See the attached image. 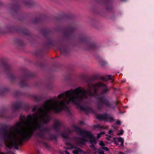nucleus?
<instances>
[{"label":"nucleus","instance_id":"1","mask_svg":"<svg viewBox=\"0 0 154 154\" xmlns=\"http://www.w3.org/2000/svg\"><path fill=\"white\" fill-rule=\"evenodd\" d=\"M39 113L36 111L32 115L29 114L27 116L28 127H26L21 130L19 128L21 124L17 123L14 127H11V129L14 132L12 135L7 129V125L5 124L0 128L1 139L5 142L6 146L11 149L13 147L18 150V146H22L23 141L29 140L32 136L34 131L36 130H39L37 134L38 137L45 139L46 134H48L50 129L48 127H42L41 124L38 122Z\"/></svg>","mask_w":154,"mask_h":154},{"label":"nucleus","instance_id":"2","mask_svg":"<svg viewBox=\"0 0 154 154\" xmlns=\"http://www.w3.org/2000/svg\"><path fill=\"white\" fill-rule=\"evenodd\" d=\"M76 29V26L74 24H69L62 29L63 36L66 41L63 40L54 41L49 36L50 31L48 28L42 29L41 32L43 35L46 38V44L47 46L56 47L60 50L61 54L64 55H66L69 53V45L75 46L76 45V44L74 43L76 41L84 45V48L85 50L94 51L97 49L96 44L92 41L85 34H80L78 37L75 33Z\"/></svg>","mask_w":154,"mask_h":154},{"label":"nucleus","instance_id":"3","mask_svg":"<svg viewBox=\"0 0 154 154\" xmlns=\"http://www.w3.org/2000/svg\"><path fill=\"white\" fill-rule=\"evenodd\" d=\"M97 83L94 85L92 83L90 79L87 81L86 85H87L88 90L84 88H82L78 87L74 90L72 89L65 92L66 97L69 103L71 102L76 105L77 107L81 110L89 112L91 108L88 107H85L82 106V104L85 103V99L88 98L87 95L90 96H94L97 92V88H100L96 86Z\"/></svg>","mask_w":154,"mask_h":154},{"label":"nucleus","instance_id":"4","mask_svg":"<svg viewBox=\"0 0 154 154\" xmlns=\"http://www.w3.org/2000/svg\"><path fill=\"white\" fill-rule=\"evenodd\" d=\"M65 93L64 92L57 96L58 99L60 100L62 98L63 99L60 101L59 103L55 96L54 98H51L45 102L43 106L45 110L42 107L38 109L40 114V116H38V118L43 120L41 122L42 124H46L50 121L51 117L48 114L51 110H52L56 113L60 112L64 110H66L71 114L69 112V108L67 106L69 104V101L66 97Z\"/></svg>","mask_w":154,"mask_h":154},{"label":"nucleus","instance_id":"5","mask_svg":"<svg viewBox=\"0 0 154 154\" xmlns=\"http://www.w3.org/2000/svg\"><path fill=\"white\" fill-rule=\"evenodd\" d=\"M1 67L3 68L12 82H16L18 79L19 81V85L21 87H26L28 79L35 76V73L29 71L26 69H24L22 70L23 75L17 77L13 74L11 66L4 59H0V68Z\"/></svg>","mask_w":154,"mask_h":154},{"label":"nucleus","instance_id":"6","mask_svg":"<svg viewBox=\"0 0 154 154\" xmlns=\"http://www.w3.org/2000/svg\"><path fill=\"white\" fill-rule=\"evenodd\" d=\"M38 107V105H35L31 106L30 105L25 104L21 101H17L12 106V109L13 111L12 114L11 115H8L6 114L5 111L2 110L0 113V117L7 119H11L14 117L17 116L16 114L17 111L20 109H23L26 111H29L30 108L32 109V111H36Z\"/></svg>","mask_w":154,"mask_h":154},{"label":"nucleus","instance_id":"7","mask_svg":"<svg viewBox=\"0 0 154 154\" xmlns=\"http://www.w3.org/2000/svg\"><path fill=\"white\" fill-rule=\"evenodd\" d=\"M14 32L21 33L24 35L28 36L30 38H32L30 32L27 29L25 28H21L14 26H7L5 29L2 30L1 32L3 34H5Z\"/></svg>","mask_w":154,"mask_h":154},{"label":"nucleus","instance_id":"8","mask_svg":"<svg viewBox=\"0 0 154 154\" xmlns=\"http://www.w3.org/2000/svg\"><path fill=\"white\" fill-rule=\"evenodd\" d=\"M97 100V109L99 110L102 109L104 107L112 108V106L109 100L104 96L101 97L97 96L96 97Z\"/></svg>","mask_w":154,"mask_h":154},{"label":"nucleus","instance_id":"9","mask_svg":"<svg viewBox=\"0 0 154 154\" xmlns=\"http://www.w3.org/2000/svg\"><path fill=\"white\" fill-rule=\"evenodd\" d=\"M73 128L75 131L78 133L80 134L87 136L90 138L89 142L91 144H96L97 140L94 138V135L89 131L82 130L75 125H73Z\"/></svg>","mask_w":154,"mask_h":154},{"label":"nucleus","instance_id":"10","mask_svg":"<svg viewBox=\"0 0 154 154\" xmlns=\"http://www.w3.org/2000/svg\"><path fill=\"white\" fill-rule=\"evenodd\" d=\"M96 117V118L99 120H103L106 122H112L114 120L113 117L111 116L109 114L106 113L102 114H97Z\"/></svg>","mask_w":154,"mask_h":154},{"label":"nucleus","instance_id":"11","mask_svg":"<svg viewBox=\"0 0 154 154\" xmlns=\"http://www.w3.org/2000/svg\"><path fill=\"white\" fill-rule=\"evenodd\" d=\"M96 86L98 88H102L101 90V93L102 94H104L107 93L109 92V89L107 88V85L103 83H102L101 82H97Z\"/></svg>","mask_w":154,"mask_h":154},{"label":"nucleus","instance_id":"12","mask_svg":"<svg viewBox=\"0 0 154 154\" xmlns=\"http://www.w3.org/2000/svg\"><path fill=\"white\" fill-rule=\"evenodd\" d=\"M112 0H100L99 2L104 4L106 7V9L108 10L111 9L112 8Z\"/></svg>","mask_w":154,"mask_h":154},{"label":"nucleus","instance_id":"13","mask_svg":"<svg viewBox=\"0 0 154 154\" xmlns=\"http://www.w3.org/2000/svg\"><path fill=\"white\" fill-rule=\"evenodd\" d=\"M20 8V6L17 3H16L13 5L12 8V10L14 13L17 14Z\"/></svg>","mask_w":154,"mask_h":154},{"label":"nucleus","instance_id":"14","mask_svg":"<svg viewBox=\"0 0 154 154\" xmlns=\"http://www.w3.org/2000/svg\"><path fill=\"white\" fill-rule=\"evenodd\" d=\"M75 138L77 139L76 141L78 143L83 145H85L86 143L88 141V140L86 139L85 137H76Z\"/></svg>","mask_w":154,"mask_h":154},{"label":"nucleus","instance_id":"15","mask_svg":"<svg viewBox=\"0 0 154 154\" xmlns=\"http://www.w3.org/2000/svg\"><path fill=\"white\" fill-rule=\"evenodd\" d=\"M24 5L26 6L31 7L34 5L35 2L32 0H22Z\"/></svg>","mask_w":154,"mask_h":154},{"label":"nucleus","instance_id":"16","mask_svg":"<svg viewBox=\"0 0 154 154\" xmlns=\"http://www.w3.org/2000/svg\"><path fill=\"white\" fill-rule=\"evenodd\" d=\"M61 126V124L60 122L58 121L56 122L53 126V129L55 131L57 132H59L60 131L59 127Z\"/></svg>","mask_w":154,"mask_h":154},{"label":"nucleus","instance_id":"17","mask_svg":"<svg viewBox=\"0 0 154 154\" xmlns=\"http://www.w3.org/2000/svg\"><path fill=\"white\" fill-rule=\"evenodd\" d=\"M9 91L8 88L4 87L2 85H0V95H2L4 93H7Z\"/></svg>","mask_w":154,"mask_h":154},{"label":"nucleus","instance_id":"18","mask_svg":"<svg viewBox=\"0 0 154 154\" xmlns=\"http://www.w3.org/2000/svg\"><path fill=\"white\" fill-rule=\"evenodd\" d=\"M61 135L64 138L67 139H68L69 138V134L66 132L62 133Z\"/></svg>","mask_w":154,"mask_h":154},{"label":"nucleus","instance_id":"19","mask_svg":"<svg viewBox=\"0 0 154 154\" xmlns=\"http://www.w3.org/2000/svg\"><path fill=\"white\" fill-rule=\"evenodd\" d=\"M42 20L40 18H35L32 21V22L34 24H37L42 22Z\"/></svg>","mask_w":154,"mask_h":154},{"label":"nucleus","instance_id":"20","mask_svg":"<svg viewBox=\"0 0 154 154\" xmlns=\"http://www.w3.org/2000/svg\"><path fill=\"white\" fill-rule=\"evenodd\" d=\"M17 43L18 45L21 47H23L25 45V44L23 41L22 40L19 39L17 40Z\"/></svg>","mask_w":154,"mask_h":154},{"label":"nucleus","instance_id":"21","mask_svg":"<svg viewBox=\"0 0 154 154\" xmlns=\"http://www.w3.org/2000/svg\"><path fill=\"white\" fill-rule=\"evenodd\" d=\"M94 127L98 128L100 130L106 129L108 128V127H105L103 126L100 125L99 124L95 125L94 126Z\"/></svg>","mask_w":154,"mask_h":154},{"label":"nucleus","instance_id":"22","mask_svg":"<svg viewBox=\"0 0 154 154\" xmlns=\"http://www.w3.org/2000/svg\"><path fill=\"white\" fill-rule=\"evenodd\" d=\"M107 78L105 77H102V79L104 81H106L108 80V79L112 80H113V76L111 75H108L106 76Z\"/></svg>","mask_w":154,"mask_h":154},{"label":"nucleus","instance_id":"23","mask_svg":"<svg viewBox=\"0 0 154 154\" xmlns=\"http://www.w3.org/2000/svg\"><path fill=\"white\" fill-rule=\"evenodd\" d=\"M43 51L41 49L37 50L36 52V55L38 56L42 57L43 54Z\"/></svg>","mask_w":154,"mask_h":154},{"label":"nucleus","instance_id":"24","mask_svg":"<svg viewBox=\"0 0 154 154\" xmlns=\"http://www.w3.org/2000/svg\"><path fill=\"white\" fill-rule=\"evenodd\" d=\"M49 139L50 140H54L56 141L57 140V136L54 134H51L50 135Z\"/></svg>","mask_w":154,"mask_h":154},{"label":"nucleus","instance_id":"25","mask_svg":"<svg viewBox=\"0 0 154 154\" xmlns=\"http://www.w3.org/2000/svg\"><path fill=\"white\" fill-rule=\"evenodd\" d=\"M37 65L41 67H43L45 66L44 63L42 61H38L37 63Z\"/></svg>","mask_w":154,"mask_h":154},{"label":"nucleus","instance_id":"26","mask_svg":"<svg viewBox=\"0 0 154 154\" xmlns=\"http://www.w3.org/2000/svg\"><path fill=\"white\" fill-rule=\"evenodd\" d=\"M82 150L79 148H76V150H74L73 151V153L74 154H78L79 152H81Z\"/></svg>","mask_w":154,"mask_h":154},{"label":"nucleus","instance_id":"27","mask_svg":"<svg viewBox=\"0 0 154 154\" xmlns=\"http://www.w3.org/2000/svg\"><path fill=\"white\" fill-rule=\"evenodd\" d=\"M26 119H27V118H26V117L23 115L22 116V115H21L20 116V120L21 121H25ZM27 126H28V122L27 121V122L26 123ZM28 127V126H27Z\"/></svg>","mask_w":154,"mask_h":154},{"label":"nucleus","instance_id":"28","mask_svg":"<svg viewBox=\"0 0 154 154\" xmlns=\"http://www.w3.org/2000/svg\"><path fill=\"white\" fill-rule=\"evenodd\" d=\"M99 63L100 64L103 66L104 65L107 64V63L106 62L103 60H100L99 61Z\"/></svg>","mask_w":154,"mask_h":154},{"label":"nucleus","instance_id":"29","mask_svg":"<svg viewBox=\"0 0 154 154\" xmlns=\"http://www.w3.org/2000/svg\"><path fill=\"white\" fill-rule=\"evenodd\" d=\"M98 153L99 154H105L104 151H102L100 149L98 148L97 149Z\"/></svg>","mask_w":154,"mask_h":154},{"label":"nucleus","instance_id":"30","mask_svg":"<svg viewBox=\"0 0 154 154\" xmlns=\"http://www.w3.org/2000/svg\"><path fill=\"white\" fill-rule=\"evenodd\" d=\"M42 144L46 148H49V146L47 143L45 142H43Z\"/></svg>","mask_w":154,"mask_h":154},{"label":"nucleus","instance_id":"31","mask_svg":"<svg viewBox=\"0 0 154 154\" xmlns=\"http://www.w3.org/2000/svg\"><path fill=\"white\" fill-rule=\"evenodd\" d=\"M113 141L114 143V144L116 145H119V143H118V142L116 141V137L114 138Z\"/></svg>","mask_w":154,"mask_h":154},{"label":"nucleus","instance_id":"32","mask_svg":"<svg viewBox=\"0 0 154 154\" xmlns=\"http://www.w3.org/2000/svg\"><path fill=\"white\" fill-rule=\"evenodd\" d=\"M118 140L119 142H122V141H124V139L121 137H119L118 138Z\"/></svg>","mask_w":154,"mask_h":154},{"label":"nucleus","instance_id":"33","mask_svg":"<svg viewBox=\"0 0 154 154\" xmlns=\"http://www.w3.org/2000/svg\"><path fill=\"white\" fill-rule=\"evenodd\" d=\"M101 148L102 149H103V150H105L106 151H108L109 150V149L108 147H101Z\"/></svg>","mask_w":154,"mask_h":154},{"label":"nucleus","instance_id":"34","mask_svg":"<svg viewBox=\"0 0 154 154\" xmlns=\"http://www.w3.org/2000/svg\"><path fill=\"white\" fill-rule=\"evenodd\" d=\"M99 145L102 147H104L105 146V144L102 141H100L99 144Z\"/></svg>","mask_w":154,"mask_h":154},{"label":"nucleus","instance_id":"35","mask_svg":"<svg viewBox=\"0 0 154 154\" xmlns=\"http://www.w3.org/2000/svg\"><path fill=\"white\" fill-rule=\"evenodd\" d=\"M123 133H124V131L122 129L121 130L120 132L117 134V135L119 136L121 135H122V134H123Z\"/></svg>","mask_w":154,"mask_h":154},{"label":"nucleus","instance_id":"36","mask_svg":"<svg viewBox=\"0 0 154 154\" xmlns=\"http://www.w3.org/2000/svg\"><path fill=\"white\" fill-rule=\"evenodd\" d=\"M34 99L37 101H38L40 100L39 98L37 96H35L34 97Z\"/></svg>","mask_w":154,"mask_h":154},{"label":"nucleus","instance_id":"37","mask_svg":"<svg viewBox=\"0 0 154 154\" xmlns=\"http://www.w3.org/2000/svg\"><path fill=\"white\" fill-rule=\"evenodd\" d=\"M72 132V130L71 129H68L66 132H67L68 133V134H69V135Z\"/></svg>","mask_w":154,"mask_h":154},{"label":"nucleus","instance_id":"38","mask_svg":"<svg viewBox=\"0 0 154 154\" xmlns=\"http://www.w3.org/2000/svg\"><path fill=\"white\" fill-rule=\"evenodd\" d=\"M116 123L117 125H120L121 124V121L119 120L117 121Z\"/></svg>","mask_w":154,"mask_h":154},{"label":"nucleus","instance_id":"39","mask_svg":"<svg viewBox=\"0 0 154 154\" xmlns=\"http://www.w3.org/2000/svg\"><path fill=\"white\" fill-rule=\"evenodd\" d=\"M111 136L110 135L108 136V137H107L106 138V139L108 141L110 140V138H111Z\"/></svg>","mask_w":154,"mask_h":154},{"label":"nucleus","instance_id":"40","mask_svg":"<svg viewBox=\"0 0 154 154\" xmlns=\"http://www.w3.org/2000/svg\"><path fill=\"white\" fill-rule=\"evenodd\" d=\"M92 145L90 146V147L91 148H92L93 149L95 148V146L93 144H91Z\"/></svg>","mask_w":154,"mask_h":154},{"label":"nucleus","instance_id":"41","mask_svg":"<svg viewBox=\"0 0 154 154\" xmlns=\"http://www.w3.org/2000/svg\"><path fill=\"white\" fill-rule=\"evenodd\" d=\"M100 136H101V135H100V133H98L97 135V138H99L100 137Z\"/></svg>","mask_w":154,"mask_h":154},{"label":"nucleus","instance_id":"42","mask_svg":"<svg viewBox=\"0 0 154 154\" xmlns=\"http://www.w3.org/2000/svg\"><path fill=\"white\" fill-rule=\"evenodd\" d=\"M64 152L66 154H70L69 152L66 150H65Z\"/></svg>","mask_w":154,"mask_h":154},{"label":"nucleus","instance_id":"43","mask_svg":"<svg viewBox=\"0 0 154 154\" xmlns=\"http://www.w3.org/2000/svg\"><path fill=\"white\" fill-rule=\"evenodd\" d=\"M112 132V130H109V134L112 135V134H111Z\"/></svg>","mask_w":154,"mask_h":154},{"label":"nucleus","instance_id":"44","mask_svg":"<svg viewBox=\"0 0 154 154\" xmlns=\"http://www.w3.org/2000/svg\"><path fill=\"white\" fill-rule=\"evenodd\" d=\"M124 141H122V142L121 143V146L122 147H124Z\"/></svg>","mask_w":154,"mask_h":154},{"label":"nucleus","instance_id":"45","mask_svg":"<svg viewBox=\"0 0 154 154\" xmlns=\"http://www.w3.org/2000/svg\"><path fill=\"white\" fill-rule=\"evenodd\" d=\"M20 92L19 91H17L16 92V94L15 95V96H17L19 95Z\"/></svg>","mask_w":154,"mask_h":154},{"label":"nucleus","instance_id":"46","mask_svg":"<svg viewBox=\"0 0 154 154\" xmlns=\"http://www.w3.org/2000/svg\"><path fill=\"white\" fill-rule=\"evenodd\" d=\"M80 125H83L84 124V122H83L82 121H81L80 122Z\"/></svg>","mask_w":154,"mask_h":154},{"label":"nucleus","instance_id":"47","mask_svg":"<svg viewBox=\"0 0 154 154\" xmlns=\"http://www.w3.org/2000/svg\"><path fill=\"white\" fill-rule=\"evenodd\" d=\"M101 135H102V134H105V133L104 132H100V133Z\"/></svg>","mask_w":154,"mask_h":154},{"label":"nucleus","instance_id":"48","mask_svg":"<svg viewBox=\"0 0 154 154\" xmlns=\"http://www.w3.org/2000/svg\"><path fill=\"white\" fill-rule=\"evenodd\" d=\"M119 102L118 101H116V106H117L119 104Z\"/></svg>","mask_w":154,"mask_h":154},{"label":"nucleus","instance_id":"49","mask_svg":"<svg viewBox=\"0 0 154 154\" xmlns=\"http://www.w3.org/2000/svg\"><path fill=\"white\" fill-rule=\"evenodd\" d=\"M66 144L67 145H70L71 144L69 142H67L66 143Z\"/></svg>","mask_w":154,"mask_h":154},{"label":"nucleus","instance_id":"50","mask_svg":"<svg viewBox=\"0 0 154 154\" xmlns=\"http://www.w3.org/2000/svg\"><path fill=\"white\" fill-rule=\"evenodd\" d=\"M2 3L1 1H0V6L2 5Z\"/></svg>","mask_w":154,"mask_h":154},{"label":"nucleus","instance_id":"51","mask_svg":"<svg viewBox=\"0 0 154 154\" xmlns=\"http://www.w3.org/2000/svg\"><path fill=\"white\" fill-rule=\"evenodd\" d=\"M126 0H120V1H121L122 2L125 1Z\"/></svg>","mask_w":154,"mask_h":154},{"label":"nucleus","instance_id":"52","mask_svg":"<svg viewBox=\"0 0 154 154\" xmlns=\"http://www.w3.org/2000/svg\"><path fill=\"white\" fill-rule=\"evenodd\" d=\"M120 153L121 154H125V153H124L122 152H120Z\"/></svg>","mask_w":154,"mask_h":154},{"label":"nucleus","instance_id":"53","mask_svg":"<svg viewBox=\"0 0 154 154\" xmlns=\"http://www.w3.org/2000/svg\"><path fill=\"white\" fill-rule=\"evenodd\" d=\"M37 152L38 153H39L40 152L38 150H37Z\"/></svg>","mask_w":154,"mask_h":154},{"label":"nucleus","instance_id":"54","mask_svg":"<svg viewBox=\"0 0 154 154\" xmlns=\"http://www.w3.org/2000/svg\"><path fill=\"white\" fill-rule=\"evenodd\" d=\"M108 88L109 89V91L111 89V88Z\"/></svg>","mask_w":154,"mask_h":154},{"label":"nucleus","instance_id":"55","mask_svg":"<svg viewBox=\"0 0 154 154\" xmlns=\"http://www.w3.org/2000/svg\"><path fill=\"white\" fill-rule=\"evenodd\" d=\"M67 149H70L69 148H66Z\"/></svg>","mask_w":154,"mask_h":154},{"label":"nucleus","instance_id":"56","mask_svg":"<svg viewBox=\"0 0 154 154\" xmlns=\"http://www.w3.org/2000/svg\"><path fill=\"white\" fill-rule=\"evenodd\" d=\"M70 78H69V80H70Z\"/></svg>","mask_w":154,"mask_h":154},{"label":"nucleus","instance_id":"57","mask_svg":"<svg viewBox=\"0 0 154 154\" xmlns=\"http://www.w3.org/2000/svg\"><path fill=\"white\" fill-rule=\"evenodd\" d=\"M119 111H120V109L119 108Z\"/></svg>","mask_w":154,"mask_h":154}]
</instances>
